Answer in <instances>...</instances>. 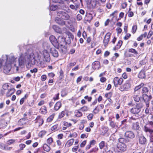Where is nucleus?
Listing matches in <instances>:
<instances>
[{
    "mask_svg": "<svg viewBox=\"0 0 153 153\" xmlns=\"http://www.w3.org/2000/svg\"><path fill=\"white\" fill-rule=\"evenodd\" d=\"M105 146V142L101 141L99 144V147L100 149H102Z\"/></svg>",
    "mask_w": 153,
    "mask_h": 153,
    "instance_id": "obj_44",
    "label": "nucleus"
},
{
    "mask_svg": "<svg viewBox=\"0 0 153 153\" xmlns=\"http://www.w3.org/2000/svg\"><path fill=\"white\" fill-rule=\"evenodd\" d=\"M65 111H62L59 114V118H61L65 116Z\"/></svg>",
    "mask_w": 153,
    "mask_h": 153,
    "instance_id": "obj_42",
    "label": "nucleus"
},
{
    "mask_svg": "<svg viewBox=\"0 0 153 153\" xmlns=\"http://www.w3.org/2000/svg\"><path fill=\"white\" fill-rule=\"evenodd\" d=\"M57 15L63 19L68 20L70 18L69 16L66 12L61 11L57 13Z\"/></svg>",
    "mask_w": 153,
    "mask_h": 153,
    "instance_id": "obj_7",
    "label": "nucleus"
},
{
    "mask_svg": "<svg viewBox=\"0 0 153 153\" xmlns=\"http://www.w3.org/2000/svg\"><path fill=\"white\" fill-rule=\"evenodd\" d=\"M57 125H55L53 126H52L51 128V130L52 131H56L58 129H57Z\"/></svg>",
    "mask_w": 153,
    "mask_h": 153,
    "instance_id": "obj_49",
    "label": "nucleus"
},
{
    "mask_svg": "<svg viewBox=\"0 0 153 153\" xmlns=\"http://www.w3.org/2000/svg\"><path fill=\"white\" fill-rule=\"evenodd\" d=\"M59 73H60V75L59 76V78L60 79H62L63 78V71L62 70H61L59 71Z\"/></svg>",
    "mask_w": 153,
    "mask_h": 153,
    "instance_id": "obj_51",
    "label": "nucleus"
},
{
    "mask_svg": "<svg viewBox=\"0 0 153 153\" xmlns=\"http://www.w3.org/2000/svg\"><path fill=\"white\" fill-rule=\"evenodd\" d=\"M77 136V135L76 132H74L73 134H70L68 137H76Z\"/></svg>",
    "mask_w": 153,
    "mask_h": 153,
    "instance_id": "obj_53",
    "label": "nucleus"
},
{
    "mask_svg": "<svg viewBox=\"0 0 153 153\" xmlns=\"http://www.w3.org/2000/svg\"><path fill=\"white\" fill-rule=\"evenodd\" d=\"M124 136L127 138L132 139L134 138L135 135L133 131H128L125 132Z\"/></svg>",
    "mask_w": 153,
    "mask_h": 153,
    "instance_id": "obj_14",
    "label": "nucleus"
},
{
    "mask_svg": "<svg viewBox=\"0 0 153 153\" xmlns=\"http://www.w3.org/2000/svg\"><path fill=\"white\" fill-rule=\"evenodd\" d=\"M53 2L56 3H60L62 2V0H52Z\"/></svg>",
    "mask_w": 153,
    "mask_h": 153,
    "instance_id": "obj_62",
    "label": "nucleus"
},
{
    "mask_svg": "<svg viewBox=\"0 0 153 153\" xmlns=\"http://www.w3.org/2000/svg\"><path fill=\"white\" fill-rule=\"evenodd\" d=\"M137 29V27L136 25H134L133 26L132 29V32L134 33Z\"/></svg>",
    "mask_w": 153,
    "mask_h": 153,
    "instance_id": "obj_46",
    "label": "nucleus"
},
{
    "mask_svg": "<svg viewBox=\"0 0 153 153\" xmlns=\"http://www.w3.org/2000/svg\"><path fill=\"white\" fill-rule=\"evenodd\" d=\"M128 51L129 52L133 53L136 56L138 54V53L135 49L133 48H130L129 49Z\"/></svg>",
    "mask_w": 153,
    "mask_h": 153,
    "instance_id": "obj_29",
    "label": "nucleus"
},
{
    "mask_svg": "<svg viewBox=\"0 0 153 153\" xmlns=\"http://www.w3.org/2000/svg\"><path fill=\"white\" fill-rule=\"evenodd\" d=\"M84 98L85 99H88V100L89 102H90L92 100V97H88V96H85L84 97Z\"/></svg>",
    "mask_w": 153,
    "mask_h": 153,
    "instance_id": "obj_54",
    "label": "nucleus"
},
{
    "mask_svg": "<svg viewBox=\"0 0 153 153\" xmlns=\"http://www.w3.org/2000/svg\"><path fill=\"white\" fill-rule=\"evenodd\" d=\"M123 82L122 78H119L116 77H115L113 80V82L115 87H117L118 85H121Z\"/></svg>",
    "mask_w": 153,
    "mask_h": 153,
    "instance_id": "obj_12",
    "label": "nucleus"
},
{
    "mask_svg": "<svg viewBox=\"0 0 153 153\" xmlns=\"http://www.w3.org/2000/svg\"><path fill=\"white\" fill-rule=\"evenodd\" d=\"M15 142L14 140L11 139L7 141V144L8 145H10V144L14 143Z\"/></svg>",
    "mask_w": 153,
    "mask_h": 153,
    "instance_id": "obj_43",
    "label": "nucleus"
},
{
    "mask_svg": "<svg viewBox=\"0 0 153 153\" xmlns=\"http://www.w3.org/2000/svg\"><path fill=\"white\" fill-rule=\"evenodd\" d=\"M46 78V76L45 75H43L41 76V79L43 81H45Z\"/></svg>",
    "mask_w": 153,
    "mask_h": 153,
    "instance_id": "obj_55",
    "label": "nucleus"
},
{
    "mask_svg": "<svg viewBox=\"0 0 153 153\" xmlns=\"http://www.w3.org/2000/svg\"><path fill=\"white\" fill-rule=\"evenodd\" d=\"M100 111L99 108H98V106L97 105L94 109L93 112L94 114H96L98 113Z\"/></svg>",
    "mask_w": 153,
    "mask_h": 153,
    "instance_id": "obj_36",
    "label": "nucleus"
},
{
    "mask_svg": "<svg viewBox=\"0 0 153 153\" xmlns=\"http://www.w3.org/2000/svg\"><path fill=\"white\" fill-rule=\"evenodd\" d=\"M53 142V139L51 137H50L47 139V142L49 145H51Z\"/></svg>",
    "mask_w": 153,
    "mask_h": 153,
    "instance_id": "obj_38",
    "label": "nucleus"
},
{
    "mask_svg": "<svg viewBox=\"0 0 153 153\" xmlns=\"http://www.w3.org/2000/svg\"><path fill=\"white\" fill-rule=\"evenodd\" d=\"M118 143H124L127 142L126 139L123 137H120L118 139Z\"/></svg>",
    "mask_w": 153,
    "mask_h": 153,
    "instance_id": "obj_25",
    "label": "nucleus"
},
{
    "mask_svg": "<svg viewBox=\"0 0 153 153\" xmlns=\"http://www.w3.org/2000/svg\"><path fill=\"white\" fill-rule=\"evenodd\" d=\"M64 125L66 126L67 127H68L71 126V123H68L67 122H64Z\"/></svg>",
    "mask_w": 153,
    "mask_h": 153,
    "instance_id": "obj_58",
    "label": "nucleus"
},
{
    "mask_svg": "<svg viewBox=\"0 0 153 153\" xmlns=\"http://www.w3.org/2000/svg\"><path fill=\"white\" fill-rule=\"evenodd\" d=\"M75 114L76 116L77 117H80L82 115V112L78 111H77L75 112Z\"/></svg>",
    "mask_w": 153,
    "mask_h": 153,
    "instance_id": "obj_34",
    "label": "nucleus"
},
{
    "mask_svg": "<svg viewBox=\"0 0 153 153\" xmlns=\"http://www.w3.org/2000/svg\"><path fill=\"white\" fill-rule=\"evenodd\" d=\"M58 8L57 6L56 5H52L50 6V10L52 11H54L56 10Z\"/></svg>",
    "mask_w": 153,
    "mask_h": 153,
    "instance_id": "obj_37",
    "label": "nucleus"
},
{
    "mask_svg": "<svg viewBox=\"0 0 153 153\" xmlns=\"http://www.w3.org/2000/svg\"><path fill=\"white\" fill-rule=\"evenodd\" d=\"M132 128L134 130L137 131V134L141 133V128L139 126V124L138 122L133 123L132 126Z\"/></svg>",
    "mask_w": 153,
    "mask_h": 153,
    "instance_id": "obj_8",
    "label": "nucleus"
},
{
    "mask_svg": "<svg viewBox=\"0 0 153 153\" xmlns=\"http://www.w3.org/2000/svg\"><path fill=\"white\" fill-rule=\"evenodd\" d=\"M2 60L5 61V63H7L10 64L11 65L12 63L14 64V67L13 68L14 70H15L16 72H17L19 70V67L15 63V61L16 60V58L14 56L10 54L8 56L6 55H3L2 56Z\"/></svg>",
    "mask_w": 153,
    "mask_h": 153,
    "instance_id": "obj_2",
    "label": "nucleus"
},
{
    "mask_svg": "<svg viewBox=\"0 0 153 153\" xmlns=\"http://www.w3.org/2000/svg\"><path fill=\"white\" fill-rule=\"evenodd\" d=\"M89 109L88 107L86 106H84L81 108L80 110L82 111H86Z\"/></svg>",
    "mask_w": 153,
    "mask_h": 153,
    "instance_id": "obj_41",
    "label": "nucleus"
},
{
    "mask_svg": "<svg viewBox=\"0 0 153 153\" xmlns=\"http://www.w3.org/2000/svg\"><path fill=\"white\" fill-rule=\"evenodd\" d=\"M61 106V102H57L54 106V109L56 111L58 110Z\"/></svg>",
    "mask_w": 153,
    "mask_h": 153,
    "instance_id": "obj_27",
    "label": "nucleus"
},
{
    "mask_svg": "<svg viewBox=\"0 0 153 153\" xmlns=\"http://www.w3.org/2000/svg\"><path fill=\"white\" fill-rule=\"evenodd\" d=\"M149 92V89L147 87L145 86L142 87V89L141 91V93L142 94H147Z\"/></svg>",
    "mask_w": 153,
    "mask_h": 153,
    "instance_id": "obj_22",
    "label": "nucleus"
},
{
    "mask_svg": "<svg viewBox=\"0 0 153 153\" xmlns=\"http://www.w3.org/2000/svg\"><path fill=\"white\" fill-rule=\"evenodd\" d=\"M130 87V85L128 81L126 82L119 88V89L121 91H127Z\"/></svg>",
    "mask_w": 153,
    "mask_h": 153,
    "instance_id": "obj_9",
    "label": "nucleus"
},
{
    "mask_svg": "<svg viewBox=\"0 0 153 153\" xmlns=\"http://www.w3.org/2000/svg\"><path fill=\"white\" fill-rule=\"evenodd\" d=\"M42 52L45 60L47 62H49L50 61L51 58L49 54L48 51L46 50H44Z\"/></svg>",
    "mask_w": 153,
    "mask_h": 153,
    "instance_id": "obj_15",
    "label": "nucleus"
},
{
    "mask_svg": "<svg viewBox=\"0 0 153 153\" xmlns=\"http://www.w3.org/2000/svg\"><path fill=\"white\" fill-rule=\"evenodd\" d=\"M40 111L43 114H45L47 113L46 108L45 106H44L40 109Z\"/></svg>",
    "mask_w": 153,
    "mask_h": 153,
    "instance_id": "obj_31",
    "label": "nucleus"
},
{
    "mask_svg": "<svg viewBox=\"0 0 153 153\" xmlns=\"http://www.w3.org/2000/svg\"><path fill=\"white\" fill-rule=\"evenodd\" d=\"M49 39L53 45L56 48H58V39H57L53 35L50 36Z\"/></svg>",
    "mask_w": 153,
    "mask_h": 153,
    "instance_id": "obj_11",
    "label": "nucleus"
},
{
    "mask_svg": "<svg viewBox=\"0 0 153 153\" xmlns=\"http://www.w3.org/2000/svg\"><path fill=\"white\" fill-rule=\"evenodd\" d=\"M79 147V146H76L75 147H74L72 149V151L74 152H76L77 151V150L78 148Z\"/></svg>",
    "mask_w": 153,
    "mask_h": 153,
    "instance_id": "obj_61",
    "label": "nucleus"
},
{
    "mask_svg": "<svg viewBox=\"0 0 153 153\" xmlns=\"http://www.w3.org/2000/svg\"><path fill=\"white\" fill-rule=\"evenodd\" d=\"M9 86V85H8L6 84H5L3 85V88L4 89L6 90L8 88Z\"/></svg>",
    "mask_w": 153,
    "mask_h": 153,
    "instance_id": "obj_57",
    "label": "nucleus"
},
{
    "mask_svg": "<svg viewBox=\"0 0 153 153\" xmlns=\"http://www.w3.org/2000/svg\"><path fill=\"white\" fill-rule=\"evenodd\" d=\"M142 97L144 102L146 103V106L149 107V102L152 99L151 95H148L147 94H142Z\"/></svg>",
    "mask_w": 153,
    "mask_h": 153,
    "instance_id": "obj_6",
    "label": "nucleus"
},
{
    "mask_svg": "<svg viewBox=\"0 0 153 153\" xmlns=\"http://www.w3.org/2000/svg\"><path fill=\"white\" fill-rule=\"evenodd\" d=\"M117 146L118 150L123 152L126 151L127 149V146L125 144L117 143Z\"/></svg>",
    "mask_w": 153,
    "mask_h": 153,
    "instance_id": "obj_13",
    "label": "nucleus"
},
{
    "mask_svg": "<svg viewBox=\"0 0 153 153\" xmlns=\"http://www.w3.org/2000/svg\"><path fill=\"white\" fill-rule=\"evenodd\" d=\"M141 106H140V104H137L134 107L130 109V111L133 114H138L141 111Z\"/></svg>",
    "mask_w": 153,
    "mask_h": 153,
    "instance_id": "obj_5",
    "label": "nucleus"
},
{
    "mask_svg": "<svg viewBox=\"0 0 153 153\" xmlns=\"http://www.w3.org/2000/svg\"><path fill=\"white\" fill-rule=\"evenodd\" d=\"M110 35V33H108L105 36L104 39L103 40V43L105 46H106L107 45L109 41Z\"/></svg>",
    "mask_w": 153,
    "mask_h": 153,
    "instance_id": "obj_17",
    "label": "nucleus"
},
{
    "mask_svg": "<svg viewBox=\"0 0 153 153\" xmlns=\"http://www.w3.org/2000/svg\"><path fill=\"white\" fill-rule=\"evenodd\" d=\"M57 40L58 48L59 45L62 46L63 48H66V42L65 38L62 36H60L58 37Z\"/></svg>",
    "mask_w": 153,
    "mask_h": 153,
    "instance_id": "obj_4",
    "label": "nucleus"
},
{
    "mask_svg": "<svg viewBox=\"0 0 153 153\" xmlns=\"http://www.w3.org/2000/svg\"><path fill=\"white\" fill-rule=\"evenodd\" d=\"M100 63L98 61L94 62L92 64V67L94 69H99L100 68Z\"/></svg>",
    "mask_w": 153,
    "mask_h": 153,
    "instance_id": "obj_20",
    "label": "nucleus"
},
{
    "mask_svg": "<svg viewBox=\"0 0 153 153\" xmlns=\"http://www.w3.org/2000/svg\"><path fill=\"white\" fill-rule=\"evenodd\" d=\"M35 121V123H38L39 124V126H42L43 123V120L39 116L37 117Z\"/></svg>",
    "mask_w": 153,
    "mask_h": 153,
    "instance_id": "obj_18",
    "label": "nucleus"
},
{
    "mask_svg": "<svg viewBox=\"0 0 153 153\" xmlns=\"http://www.w3.org/2000/svg\"><path fill=\"white\" fill-rule=\"evenodd\" d=\"M40 56L38 53L34 54L33 53L30 54L21 53L18 59V66L22 68L26 64L27 66H31V65L36 64L40 66L42 63V61L40 60Z\"/></svg>",
    "mask_w": 153,
    "mask_h": 153,
    "instance_id": "obj_1",
    "label": "nucleus"
},
{
    "mask_svg": "<svg viewBox=\"0 0 153 153\" xmlns=\"http://www.w3.org/2000/svg\"><path fill=\"white\" fill-rule=\"evenodd\" d=\"M123 43V42L119 40L117 45V47L118 48H120L122 44Z\"/></svg>",
    "mask_w": 153,
    "mask_h": 153,
    "instance_id": "obj_48",
    "label": "nucleus"
},
{
    "mask_svg": "<svg viewBox=\"0 0 153 153\" xmlns=\"http://www.w3.org/2000/svg\"><path fill=\"white\" fill-rule=\"evenodd\" d=\"M67 34L68 36V39H70L72 40L73 39L74 36L71 32H67Z\"/></svg>",
    "mask_w": 153,
    "mask_h": 153,
    "instance_id": "obj_35",
    "label": "nucleus"
},
{
    "mask_svg": "<svg viewBox=\"0 0 153 153\" xmlns=\"http://www.w3.org/2000/svg\"><path fill=\"white\" fill-rule=\"evenodd\" d=\"M144 130L145 132H149L151 134V137H150V143L153 144V130L150 129L146 126H145Z\"/></svg>",
    "mask_w": 153,
    "mask_h": 153,
    "instance_id": "obj_10",
    "label": "nucleus"
},
{
    "mask_svg": "<svg viewBox=\"0 0 153 153\" xmlns=\"http://www.w3.org/2000/svg\"><path fill=\"white\" fill-rule=\"evenodd\" d=\"M151 120L149 122L150 124L151 125L153 126V115L151 117Z\"/></svg>",
    "mask_w": 153,
    "mask_h": 153,
    "instance_id": "obj_64",
    "label": "nucleus"
},
{
    "mask_svg": "<svg viewBox=\"0 0 153 153\" xmlns=\"http://www.w3.org/2000/svg\"><path fill=\"white\" fill-rule=\"evenodd\" d=\"M43 148L45 151L47 152H49L51 149L49 145H48L46 143L44 144L43 146Z\"/></svg>",
    "mask_w": 153,
    "mask_h": 153,
    "instance_id": "obj_26",
    "label": "nucleus"
},
{
    "mask_svg": "<svg viewBox=\"0 0 153 153\" xmlns=\"http://www.w3.org/2000/svg\"><path fill=\"white\" fill-rule=\"evenodd\" d=\"M131 36V35L129 33H127L126 36L124 37V39L125 40H127L128 39L129 37Z\"/></svg>",
    "mask_w": 153,
    "mask_h": 153,
    "instance_id": "obj_60",
    "label": "nucleus"
},
{
    "mask_svg": "<svg viewBox=\"0 0 153 153\" xmlns=\"http://www.w3.org/2000/svg\"><path fill=\"white\" fill-rule=\"evenodd\" d=\"M25 145L24 144H20L19 145V147H20V150H19L18 151L20 150H23V149L25 147Z\"/></svg>",
    "mask_w": 153,
    "mask_h": 153,
    "instance_id": "obj_47",
    "label": "nucleus"
},
{
    "mask_svg": "<svg viewBox=\"0 0 153 153\" xmlns=\"http://www.w3.org/2000/svg\"><path fill=\"white\" fill-rule=\"evenodd\" d=\"M11 68V65L10 64L5 63V65L3 68V71L5 73H8L10 71Z\"/></svg>",
    "mask_w": 153,
    "mask_h": 153,
    "instance_id": "obj_16",
    "label": "nucleus"
},
{
    "mask_svg": "<svg viewBox=\"0 0 153 153\" xmlns=\"http://www.w3.org/2000/svg\"><path fill=\"white\" fill-rule=\"evenodd\" d=\"M93 115L92 114H89L87 116V118L89 120H91L93 118Z\"/></svg>",
    "mask_w": 153,
    "mask_h": 153,
    "instance_id": "obj_56",
    "label": "nucleus"
},
{
    "mask_svg": "<svg viewBox=\"0 0 153 153\" xmlns=\"http://www.w3.org/2000/svg\"><path fill=\"white\" fill-rule=\"evenodd\" d=\"M82 19V16L80 14H78L76 16V19L78 21H80Z\"/></svg>",
    "mask_w": 153,
    "mask_h": 153,
    "instance_id": "obj_52",
    "label": "nucleus"
},
{
    "mask_svg": "<svg viewBox=\"0 0 153 153\" xmlns=\"http://www.w3.org/2000/svg\"><path fill=\"white\" fill-rule=\"evenodd\" d=\"M136 137L138 139L139 143L142 145H146L147 142V140L146 137L142 133L137 134Z\"/></svg>",
    "mask_w": 153,
    "mask_h": 153,
    "instance_id": "obj_3",
    "label": "nucleus"
},
{
    "mask_svg": "<svg viewBox=\"0 0 153 153\" xmlns=\"http://www.w3.org/2000/svg\"><path fill=\"white\" fill-rule=\"evenodd\" d=\"M153 34V32L152 31H150L147 36V38L148 39H149Z\"/></svg>",
    "mask_w": 153,
    "mask_h": 153,
    "instance_id": "obj_50",
    "label": "nucleus"
},
{
    "mask_svg": "<svg viewBox=\"0 0 153 153\" xmlns=\"http://www.w3.org/2000/svg\"><path fill=\"white\" fill-rule=\"evenodd\" d=\"M133 98L134 101L137 102H139L140 99L139 96L137 94H135V93L133 96Z\"/></svg>",
    "mask_w": 153,
    "mask_h": 153,
    "instance_id": "obj_32",
    "label": "nucleus"
},
{
    "mask_svg": "<svg viewBox=\"0 0 153 153\" xmlns=\"http://www.w3.org/2000/svg\"><path fill=\"white\" fill-rule=\"evenodd\" d=\"M15 89L13 88L9 89L7 93V96L8 97H10L15 91Z\"/></svg>",
    "mask_w": 153,
    "mask_h": 153,
    "instance_id": "obj_21",
    "label": "nucleus"
},
{
    "mask_svg": "<svg viewBox=\"0 0 153 153\" xmlns=\"http://www.w3.org/2000/svg\"><path fill=\"white\" fill-rule=\"evenodd\" d=\"M116 30L117 31L118 34H120L122 32V30L120 28H117Z\"/></svg>",
    "mask_w": 153,
    "mask_h": 153,
    "instance_id": "obj_63",
    "label": "nucleus"
},
{
    "mask_svg": "<svg viewBox=\"0 0 153 153\" xmlns=\"http://www.w3.org/2000/svg\"><path fill=\"white\" fill-rule=\"evenodd\" d=\"M145 85L143 83H141L140 85L136 86L134 88L135 91H137L138 90L140 89L141 87H143Z\"/></svg>",
    "mask_w": 153,
    "mask_h": 153,
    "instance_id": "obj_33",
    "label": "nucleus"
},
{
    "mask_svg": "<svg viewBox=\"0 0 153 153\" xmlns=\"http://www.w3.org/2000/svg\"><path fill=\"white\" fill-rule=\"evenodd\" d=\"M54 116V114H53L51 115L47 119V121L48 122H50L51 121L53 120Z\"/></svg>",
    "mask_w": 153,
    "mask_h": 153,
    "instance_id": "obj_40",
    "label": "nucleus"
},
{
    "mask_svg": "<svg viewBox=\"0 0 153 153\" xmlns=\"http://www.w3.org/2000/svg\"><path fill=\"white\" fill-rule=\"evenodd\" d=\"M74 139H71L69 140L66 143L65 146H66L67 147L70 146L72 145L74 142Z\"/></svg>",
    "mask_w": 153,
    "mask_h": 153,
    "instance_id": "obj_24",
    "label": "nucleus"
},
{
    "mask_svg": "<svg viewBox=\"0 0 153 153\" xmlns=\"http://www.w3.org/2000/svg\"><path fill=\"white\" fill-rule=\"evenodd\" d=\"M146 76L145 73L144 71L142 70L139 73L138 77L141 79L144 78Z\"/></svg>",
    "mask_w": 153,
    "mask_h": 153,
    "instance_id": "obj_23",
    "label": "nucleus"
},
{
    "mask_svg": "<svg viewBox=\"0 0 153 153\" xmlns=\"http://www.w3.org/2000/svg\"><path fill=\"white\" fill-rule=\"evenodd\" d=\"M76 64V62H73L69 63L67 65V67L68 68H70L71 67L74 66Z\"/></svg>",
    "mask_w": 153,
    "mask_h": 153,
    "instance_id": "obj_39",
    "label": "nucleus"
},
{
    "mask_svg": "<svg viewBox=\"0 0 153 153\" xmlns=\"http://www.w3.org/2000/svg\"><path fill=\"white\" fill-rule=\"evenodd\" d=\"M53 29L57 33H60L61 32L60 29L56 25H53L52 27Z\"/></svg>",
    "mask_w": 153,
    "mask_h": 153,
    "instance_id": "obj_28",
    "label": "nucleus"
},
{
    "mask_svg": "<svg viewBox=\"0 0 153 153\" xmlns=\"http://www.w3.org/2000/svg\"><path fill=\"white\" fill-rule=\"evenodd\" d=\"M110 125L112 127L114 128H115L117 127L115 123L113 121H111L110 122Z\"/></svg>",
    "mask_w": 153,
    "mask_h": 153,
    "instance_id": "obj_45",
    "label": "nucleus"
},
{
    "mask_svg": "<svg viewBox=\"0 0 153 153\" xmlns=\"http://www.w3.org/2000/svg\"><path fill=\"white\" fill-rule=\"evenodd\" d=\"M86 141L84 140L80 144V146L81 147H82L84 146L86 144Z\"/></svg>",
    "mask_w": 153,
    "mask_h": 153,
    "instance_id": "obj_59",
    "label": "nucleus"
},
{
    "mask_svg": "<svg viewBox=\"0 0 153 153\" xmlns=\"http://www.w3.org/2000/svg\"><path fill=\"white\" fill-rule=\"evenodd\" d=\"M47 132V131L45 130H42L39 132V136L40 137H42L46 134Z\"/></svg>",
    "mask_w": 153,
    "mask_h": 153,
    "instance_id": "obj_30",
    "label": "nucleus"
},
{
    "mask_svg": "<svg viewBox=\"0 0 153 153\" xmlns=\"http://www.w3.org/2000/svg\"><path fill=\"white\" fill-rule=\"evenodd\" d=\"M50 51L51 53L54 57H57L58 56V52L54 48H51Z\"/></svg>",
    "mask_w": 153,
    "mask_h": 153,
    "instance_id": "obj_19",
    "label": "nucleus"
}]
</instances>
